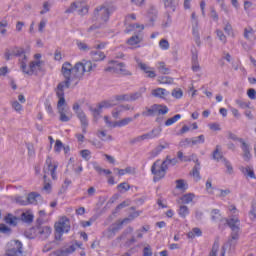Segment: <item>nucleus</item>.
Masks as SVG:
<instances>
[{
	"label": "nucleus",
	"instance_id": "f257e3e1",
	"mask_svg": "<svg viewBox=\"0 0 256 256\" xmlns=\"http://www.w3.org/2000/svg\"><path fill=\"white\" fill-rule=\"evenodd\" d=\"M97 69V64L93 63L91 60H84L83 62H78L74 65H71L69 62H65L62 65L61 73L64 77V81L58 83V85H63L64 89H69L71 87V81L76 79L75 85L83 79L85 73H93Z\"/></svg>",
	"mask_w": 256,
	"mask_h": 256
},
{
	"label": "nucleus",
	"instance_id": "f03ea898",
	"mask_svg": "<svg viewBox=\"0 0 256 256\" xmlns=\"http://www.w3.org/2000/svg\"><path fill=\"white\" fill-rule=\"evenodd\" d=\"M114 11H117V7L115 6H99L94 11V17L92 18V21H97V23L93 24L88 28V33H91V31H95L97 29H101L107 25L109 21V17H111V13Z\"/></svg>",
	"mask_w": 256,
	"mask_h": 256
},
{
	"label": "nucleus",
	"instance_id": "7ed1b4c3",
	"mask_svg": "<svg viewBox=\"0 0 256 256\" xmlns=\"http://www.w3.org/2000/svg\"><path fill=\"white\" fill-rule=\"evenodd\" d=\"M36 227L35 228H31L29 231L25 232V235L28 239H35V237H38L40 239H42V241H45L47 239H49V237L51 236V227L49 226H43V218H38L36 221ZM37 234H33V233Z\"/></svg>",
	"mask_w": 256,
	"mask_h": 256
},
{
	"label": "nucleus",
	"instance_id": "20e7f679",
	"mask_svg": "<svg viewBox=\"0 0 256 256\" xmlns=\"http://www.w3.org/2000/svg\"><path fill=\"white\" fill-rule=\"evenodd\" d=\"M172 163L175 165V162H167V161H156L151 167V172L154 175L153 181L157 183V181H161L165 177V173H167V165Z\"/></svg>",
	"mask_w": 256,
	"mask_h": 256
},
{
	"label": "nucleus",
	"instance_id": "39448f33",
	"mask_svg": "<svg viewBox=\"0 0 256 256\" xmlns=\"http://www.w3.org/2000/svg\"><path fill=\"white\" fill-rule=\"evenodd\" d=\"M54 92L56 93V97L59 99L57 102L58 113H71L69 112V106H67V102L65 101V88L63 87V84H58L54 89Z\"/></svg>",
	"mask_w": 256,
	"mask_h": 256
},
{
	"label": "nucleus",
	"instance_id": "423d86ee",
	"mask_svg": "<svg viewBox=\"0 0 256 256\" xmlns=\"http://www.w3.org/2000/svg\"><path fill=\"white\" fill-rule=\"evenodd\" d=\"M12 57H18L20 62V67L23 65V61H29V56H27V52L25 51V48L15 46L11 50H8L5 53V59L6 61L11 60Z\"/></svg>",
	"mask_w": 256,
	"mask_h": 256
},
{
	"label": "nucleus",
	"instance_id": "0eeeda50",
	"mask_svg": "<svg viewBox=\"0 0 256 256\" xmlns=\"http://www.w3.org/2000/svg\"><path fill=\"white\" fill-rule=\"evenodd\" d=\"M55 239L57 241H61V237L63 236V233H69V230L71 229V223L69 221V218L62 217L56 224H55Z\"/></svg>",
	"mask_w": 256,
	"mask_h": 256
},
{
	"label": "nucleus",
	"instance_id": "6e6552de",
	"mask_svg": "<svg viewBox=\"0 0 256 256\" xmlns=\"http://www.w3.org/2000/svg\"><path fill=\"white\" fill-rule=\"evenodd\" d=\"M72 109L76 113V117H78L81 123L82 133L85 135V133H87V127H89V119L87 118V114H85L77 102L73 104Z\"/></svg>",
	"mask_w": 256,
	"mask_h": 256
},
{
	"label": "nucleus",
	"instance_id": "1a4fd4ad",
	"mask_svg": "<svg viewBox=\"0 0 256 256\" xmlns=\"http://www.w3.org/2000/svg\"><path fill=\"white\" fill-rule=\"evenodd\" d=\"M129 221H131V219L125 218L124 220L118 221L117 223L111 225L102 233L103 237L106 239H113V237H115V235H117V233L123 229V225H125V223H129Z\"/></svg>",
	"mask_w": 256,
	"mask_h": 256
},
{
	"label": "nucleus",
	"instance_id": "9d476101",
	"mask_svg": "<svg viewBox=\"0 0 256 256\" xmlns=\"http://www.w3.org/2000/svg\"><path fill=\"white\" fill-rule=\"evenodd\" d=\"M228 139L238 141L241 144L240 147L243 151L244 159H251V146L243 138H239L236 134L228 132Z\"/></svg>",
	"mask_w": 256,
	"mask_h": 256
},
{
	"label": "nucleus",
	"instance_id": "9b49d317",
	"mask_svg": "<svg viewBox=\"0 0 256 256\" xmlns=\"http://www.w3.org/2000/svg\"><path fill=\"white\" fill-rule=\"evenodd\" d=\"M237 241H239V233H231L228 241L222 246L220 256H225L227 251V247H229V252L235 251V247H237Z\"/></svg>",
	"mask_w": 256,
	"mask_h": 256
},
{
	"label": "nucleus",
	"instance_id": "f8f14e48",
	"mask_svg": "<svg viewBox=\"0 0 256 256\" xmlns=\"http://www.w3.org/2000/svg\"><path fill=\"white\" fill-rule=\"evenodd\" d=\"M20 68L26 75H33L37 69H41V61H32L30 62L29 67H27V61H23Z\"/></svg>",
	"mask_w": 256,
	"mask_h": 256
},
{
	"label": "nucleus",
	"instance_id": "ddd939ff",
	"mask_svg": "<svg viewBox=\"0 0 256 256\" xmlns=\"http://www.w3.org/2000/svg\"><path fill=\"white\" fill-rule=\"evenodd\" d=\"M57 167H59L57 162H46L43 168V179H47V175H51L52 179L55 181V179H57Z\"/></svg>",
	"mask_w": 256,
	"mask_h": 256
},
{
	"label": "nucleus",
	"instance_id": "4468645a",
	"mask_svg": "<svg viewBox=\"0 0 256 256\" xmlns=\"http://www.w3.org/2000/svg\"><path fill=\"white\" fill-rule=\"evenodd\" d=\"M157 7L150 5L147 15L149 18V23L146 24V27H153L155 25V21L157 20L158 15Z\"/></svg>",
	"mask_w": 256,
	"mask_h": 256
},
{
	"label": "nucleus",
	"instance_id": "2eb2a0df",
	"mask_svg": "<svg viewBox=\"0 0 256 256\" xmlns=\"http://www.w3.org/2000/svg\"><path fill=\"white\" fill-rule=\"evenodd\" d=\"M71 253H75V246H68L50 253L49 256H69Z\"/></svg>",
	"mask_w": 256,
	"mask_h": 256
},
{
	"label": "nucleus",
	"instance_id": "dca6fc26",
	"mask_svg": "<svg viewBox=\"0 0 256 256\" xmlns=\"http://www.w3.org/2000/svg\"><path fill=\"white\" fill-rule=\"evenodd\" d=\"M90 57L94 63H99L100 61H105L107 58V55H105L104 52L99 51V50H92L90 51Z\"/></svg>",
	"mask_w": 256,
	"mask_h": 256
},
{
	"label": "nucleus",
	"instance_id": "f3484780",
	"mask_svg": "<svg viewBox=\"0 0 256 256\" xmlns=\"http://www.w3.org/2000/svg\"><path fill=\"white\" fill-rule=\"evenodd\" d=\"M227 225L230 227L232 233H239V225H240V221L239 218L234 217V218H230L228 220H226Z\"/></svg>",
	"mask_w": 256,
	"mask_h": 256
},
{
	"label": "nucleus",
	"instance_id": "a211bd4d",
	"mask_svg": "<svg viewBox=\"0 0 256 256\" xmlns=\"http://www.w3.org/2000/svg\"><path fill=\"white\" fill-rule=\"evenodd\" d=\"M54 151L55 153H61V151H64V154L69 155V151H71V148L69 146L63 145V142H61V140H56Z\"/></svg>",
	"mask_w": 256,
	"mask_h": 256
},
{
	"label": "nucleus",
	"instance_id": "6ab92c4d",
	"mask_svg": "<svg viewBox=\"0 0 256 256\" xmlns=\"http://www.w3.org/2000/svg\"><path fill=\"white\" fill-rule=\"evenodd\" d=\"M26 201H28V205H37V203L41 201V194L37 192H31L26 198Z\"/></svg>",
	"mask_w": 256,
	"mask_h": 256
},
{
	"label": "nucleus",
	"instance_id": "aec40b11",
	"mask_svg": "<svg viewBox=\"0 0 256 256\" xmlns=\"http://www.w3.org/2000/svg\"><path fill=\"white\" fill-rule=\"evenodd\" d=\"M199 171H201V163L197 162L196 165L193 167L192 171L190 172V175L193 176V179L196 183L198 181H201V174L199 173Z\"/></svg>",
	"mask_w": 256,
	"mask_h": 256
},
{
	"label": "nucleus",
	"instance_id": "412c9836",
	"mask_svg": "<svg viewBox=\"0 0 256 256\" xmlns=\"http://www.w3.org/2000/svg\"><path fill=\"white\" fill-rule=\"evenodd\" d=\"M151 93L153 97H157L158 99H165L169 95V92L165 88H156Z\"/></svg>",
	"mask_w": 256,
	"mask_h": 256
},
{
	"label": "nucleus",
	"instance_id": "4be33fe9",
	"mask_svg": "<svg viewBox=\"0 0 256 256\" xmlns=\"http://www.w3.org/2000/svg\"><path fill=\"white\" fill-rule=\"evenodd\" d=\"M4 221L5 223H7V225H11L12 227H17V221H19V218L17 216H14L11 213H8L4 217Z\"/></svg>",
	"mask_w": 256,
	"mask_h": 256
},
{
	"label": "nucleus",
	"instance_id": "5701e85b",
	"mask_svg": "<svg viewBox=\"0 0 256 256\" xmlns=\"http://www.w3.org/2000/svg\"><path fill=\"white\" fill-rule=\"evenodd\" d=\"M146 91V88H140L139 91L129 94L130 101H139V99H143V93Z\"/></svg>",
	"mask_w": 256,
	"mask_h": 256
},
{
	"label": "nucleus",
	"instance_id": "b1692460",
	"mask_svg": "<svg viewBox=\"0 0 256 256\" xmlns=\"http://www.w3.org/2000/svg\"><path fill=\"white\" fill-rule=\"evenodd\" d=\"M116 71H119L120 75H125V76H129L131 77V75H133V73H131V71H129L126 67H125V63L121 62L118 63L115 67Z\"/></svg>",
	"mask_w": 256,
	"mask_h": 256
},
{
	"label": "nucleus",
	"instance_id": "393cba45",
	"mask_svg": "<svg viewBox=\"0 0 256 256\" xmlns=\"http://www.w3.org/2000/svg\"><path fill=\"white\" fill-rule=\"evenodd\" d=\"M133 227L129 226L127 227L120 236L117 237V241H125V239H128L130 235H133Z\"/></svg>",
	"mask_w": 256,
	"mask_h": 256
},
{
	"label": "nucleus",
	"instance_id": "a878e982",
	"mask_svg": "<svg viewBox=\"0 0 256 256\" xmlns=\"http://www.w3.org/2000/svg\"><path fill=\"white\" fill-rule=\"evenodd\" d=\"M157 113V104L152 105L150 108L146 107L142 112L143 117H153Z\"/></svg>",
	"mask_w": 256,
	"mask_h": 256
},
{
	"label": "nucleus",
	"instance_id": "bb28decb",
	"mask_svg": "<svg viewBox=\"0 0 256 256\" xmlns=\"http://www.w3.org/2000/svg\"><path fill=\"white\" fill-rule=\"evenodd\" d=\"M241 171L245 177L255 179V171H253V168L251 166L243 167Z\"/></svg>",
	"mask_w": 256,
	"mask_h": 256
},
{
	"label": "nucleus",
	"instance_id": "cd10ccee",
	"mask_svg": "<svg viewBox=\"0 0 256 256\" xmlns=\"http://www.w3.org/2000/svg\"><path fill=\"white\" fill-rule=\"evenodd\" d=\"M34 219L33 213L26 211L21 214V221L30 224Z\"/></svg>",
	"mask_w": 256,
	"mask_h": 256
},
{
	"label": "nucleus",
	"instance_id": "c85d7f7f",
	"mask_svg": "<svg viewBox=\"0 0 256 256\" xmlns=\"http://www.w3.org/2000/svg\"><path fill=\"white\" fill-rule=\"evenodd\" d=\"M192 71H194V73L201 71L197 54H193L192 56Z\"/></svg>",
	"mask_w": 256,
	"mask_h": 256
},
{
	"label": "nucleus",
	"instance_id": "c756f323",
	"mask_svg": "<svg viewBox=\"0 0 256 256\" xmlns=\"http://www.w3.org/2000/svg\"><path fill=\"white\" fill-rule=\"evenodd\" d=\"M129 123H133V118L127 117L122 120L116 121L114 127H125L129 125Z\"/></svg>",
	"mask_w": 256,
	"mask_h": 256
},
{
	"label": "nucleus",
	"instance_id": "7c9ffc66",
	"mask_svg": "<svg viewBox=\"0 0 256 256\" xmlns=\"http://www.w3.org/2000/svg\"><path fill=\"white\" fill-rule=\"evenodd\" d=\"M187 143H192V145H200L205 143V136L204 135H200L198 137H194L191 139V141L189 139H186Z\"/></svg>",
	"mask_w": 256,
	"mask_h": 256
},
{
	"label": "nucleus",
	"instance_id": "2f4dec72",
	"mask_svg": "<svg viewBox=\"0 0 256 256\" xmlns=\"http://www.w3.org/2000/svg\"><path fill=\"white\" fill-rule=\"evenodd\" d=\"M166 9L175 11L177 9V2L175 0H162Z\"/></svg>",
	"mask_w": 256,
	"mask_h": 256
},
{
	"label": "nucleus",
	"instance_id": "473e14b6",
	"mask_svg": "<svg viewBox=\"0 0 256 256\" xmlns=\"http://www.w3.org/2000/svg\"><path fill=\"white\" fill-rule=\"evenodd\" d=\"M203 235V232L199 228H193L192 231H190L187 236L189 239H195L196 237H201Z\"/></svg>",
	"mask_w": 256,
	"mask_h": 256
},
{
	"label": "nucleus",
	"instance_id": "72a5a7b5",
	"mask_svg": "<svg viewBox=\"0 0 256 256\" xmlns=\"http://www.w3.org/2000/svg\"><path fill=\"white\" fill-rule=\"evenodd\" d=\"M135 61L138 67L141 69V71H144V73H149V71L151 70V67L147 66V64L145 63H142L139 57H135Z\"/></svg>",
	"mask_w": 256,
	"mask_h": 256
},
{
	"label": "nucleus",
	"instance_id": "f704fd0d",
	"mask_svg": "<svg viewBox=\"0 0 256 256\" xmlns=\"http://www.w3.org/2000/svg\"><path fill=\"white\" fill-rule=\"evenodd\" d=\"M211 219L212 221H223V217H221V211L219 209H213L211 211Z\"/></svg>",
	"mask_w": 256,
	"mask_h": 256
},
{
	"label": "nucleus",
	"instance_id": "c9c22d12",
	"mask_svg": "<svg viewBox=\"0 0 256 256\" xmlns=\"http://www.w3.org/2000/svg\"><path fill=\"white\" fill-rule=\"evenodd\" d=\"M218 251H219V237L215 239L212 249L209 253V256H217Z\"/></svg>",
	"mask_w": 256,
	"mask_h": 256
},
{
	"label": "nucleus",
	"instance_id": "e433bc0d",
	"mask_svg": "<svg viewBox=\"0 0 256 256\" xmlns=\"http://www.w3.org/2000/svg\"><path fill=\"white\" fill-rule=\"evenodd\" d=\"M158 82L162 83L164 85H172L173 83V78L169 76H159L158 77Z\"/></svg>",
	"mask_w": 256,
	"mask_h": 256
},
{
	"label": "nucleus",
	"instance_id": "4c0bfd02",
	"mask_svg": "<svg viewBox=\"0 0 256 256\" xmlns=\"http://www.w3.org/2000/svg\"><path fill=\"white\" fill-rule=\"evenodd\" d=\"M180 199H181L182 203L187 205V204L191 203L193 201V199H195V195L189 193V194L183 195Z\"/></svg>",
	"mask_w": 256,
	"mask_h": 256
},
{
	"label": "nucleus",
	"instance_id": "58836bf2",
	"mask_svg": "<svg viewBox=\"0 0 256 256\" xmlns=\"http://www.w3.org/2000/svg\"><path fill=\"white\" fill-rule=\"evenodd\" d=\"M158 71L159 73H162V75H169V68H167V65H165V62L158 63Z\"/></svg>",
	"mask_w": 256,
	"mask_h": 256
},
{
	"label": "nucleus",
	"instance_id": "ea45409f",
	"mask_svg": "<svg viewBox=\"0 0 256 256\" xmlns=\"http://www.w3.org/2000/svg\"><path fill=\"white\" fill-rule=\"evenodd\" d=\"M176 189H179L180 191H187V184L184 179L176 180Z\"/></svg>",
	"mask_w": 256,
	"mask_h": 256
},
{
	"label": "nucleus",
	"instance_id": "a19ab883",
	"mask_svg": "<svg viewBox=\"0 0 256 256\" xmlns=\"http://www.w3.org/2000/svg\"><path fill=\"white\" fill-rule=\"evenodd\" d=\"M179 119H181V114H176L172 118H169L165 122L166 127H170V125H173L174 123H177V121H179Z\"/></svg>",
	"mask_w": 256,
	"mask_h": 256
},
{
	"label": "nucleus",
	"instance_id": "79ce46f5",
	"mask_svg": "<svg viewBox=\"0 0 256 256\" xmlns=\"http://www.w3.org/2000/svg\"><path fill=\"white\" fill-rule=\"evenodd\" d=\"M213 159H215L216 161L223 159V154H221V146H216V149L214 150L213 153Z\"/></svg>",
	"mask_w": 256,
	"mask_h": 256
},
{
	"label": "nucleus",
	"instance_id": "37998d69",
	"mask_svg": "<svg viewBox=\"0 0 256 256\" xmlns=\"http://www.w3.org/2000/svg\"><path fill=\"white\" fill-rule=\"evenodd\" d=\"M98 137L102 139V141H111V139H113L111 135H107L105 130H98Z\"/></svg>",
	"mask_w": 256,
	"mask_h": 256
},
{
	"label": "nucleus",
	"instance_id": "c03bdc74",
	"mask_svg": "<svg viewBox=\"0 0 256 256\" xmlns=\"http://www.w3.org/2000/svg\"><path fill=\"white\" fill-rule=\"evenodd\" d=\"M193 36H194L196 45H198L199 47L201 45V37L199 36V29L197 28V25L193 27Z\"/></svg>",
	"mask_w": 256,
	"mask_h": 256
},
{
	"label": "nucleus",
	"instance_id": "a18cd8bd",
	"mask_svg": "<svg viewBox=\"0 0 256 256\" xmlns=\"http://www.w3.org/2000/svg\"><path fill=\"white\" fill-rule=\"evenodd\" d=\"M80 7H81V2H74L71 4V6L68 9H66L65 13H74Z\"/></svg>",
	"mask_w": 256,
	"mask_h": 256
},
{
	"label": "nucleus",
	"instance_id": "49530a36",
	"mask_svg": "<svg viewBox=\"0 0 256 256\" xmlns=\"http://www.w3.org/2000/svg\"><path fill=\"white\" fill-rule=\"evenodd\" d=\"M11 105L12 109H14L16 113H21V111H23V105H21V103H19L17 100L13 101Z\"/></svg>",
	"mask_w": 256,
	"mask_h": 256
},
{
	"label": "nucleus",
	"instance_id": "de8ad7c7",
	"mask_svg": "<svg viewBox=\"0 0 256 256\" xmlns=\"http://www.w3.org/2000/svg\"><path fill=\"white\" fill-rule=\"evenodd\" d=\"M95 170L97 171V173H99V175H106L107 177H109L112 173L111 170L103 169L99 166H95Z\"/></svg>",
	"mask_w": 256,
	"mask_h": 256
},
{
	"label": "nucleus",
	"instance_id": "09e8293b",
	"mask_svg": "<svg viewBox=\"0 0 256 256\" xmlns=\"http://www.w3.org/2000/svg\"><path fill=\"white\" fill-rule=\"evenodd\" d=\"M179 215L180 217H187V215H189V207L182 205L179 208Z\"/></svg>",
	"mask_w": 256,
	"mask_h": 256
},
{
	"label": "nucleus",
	"instance_id": "8fccbe9b",
	"mask_svg": "<svg viewBox=\"0 0 256 256\" xmlns=\"http://www.w3.org/2000/svg\"><path fill=\"white\" fill-rule=\"evenodd\" d=\"M249 218L251 219V221H255L256 219V201L252 203V207L249 212Z\"/></svg>",
	"mask_w": 256,
	"mask_h": 256
},
{
	"label": "nucleus",
	"instance_id": "3c124183",
	"mask_svg": "<svg viewBox=\"0 0 256 256\" xmlns=\"http://www.w3.org/2000/svg\"><path fill=\"white\" fill-rule=\"evenodd\" d=\"M159 47L163 51H167L170 47L169 41L167 39H161L160 42H159Z\"/></svg>",
	"mask_w": 256,
	"mask_h": 256
},
{
	"label": "nucleus",
	"instance_id": "603ef678",
	"mask_svg": "<svg viewBox=\"0 0 256 256\" xmlns=\"http://www.w3.org/2000/svg\"><path fill=\"white\" fill-rule=\"evenodd\" d=\"M156 113H158V115H167V113H169V108H167V106L157 105Z\"/></svg>",
	"mask_w": 256,
	"mask_h": 256
},
{
	"label": "nucleus",
	"instance_id": "864d4df0",
	"mask_svg": "<svg viewBox=\"0 0 256 256\" xmlns=\"http://www.w3.org/2000/svg\"><path fill=\"white\" fill-rule=\"evenodd\" d=\"M121 113H123V107L120 105L112 111V117H114V119H119V115H121Z\"/></svg>",
	"mask_w": 256,
	"mask_h": 256
},
{
	"label": "nucleus",
	"instance_id": "5fc2aeb1",
	"mask_svg": "<svg viewBox=\"0 0 256 256\" xmlns=\"http://www.w3.org/2000/svg\"><path fill=\"white\" fill-rule=\"evenodd\" d=\"M78 49H80V51H91V47H89V45H87L85 42H78L77 43Z\"/></svg>",
	"mask_w": 256,
	"mask_h": 256
},
{
	"label": "nucleus",
	"instance_id": "6e6d98bb",
	"mask_svg": "<svg viewBox=\"0 0 256 256\" xmlns=\"http://www.w3.org/2000/svg\"><path fill=\"white\" fill-rule=\"evenodd\" d=\"M128 45H137L138 43H141V38L139 36H132L127 41Z\"/></svg>",
	"mask_w": 256,
	"mask_h": 256
},
{
	"label": "nucleus",
	"instance_id": "4d7b16f0",
	"mask_svg": "<svg viewBox=\"0 0 256 256\" xmlns=\"http://www.w3.org/2000/svg\"><path fill=\"white\" fill-rule=\"evenodd\" d=\"M60 121H62V123H68V121H71V113H68V114H63V113H60Z\"/></svg>",
	"mask_w": 256,
	"mask_h": 256
},
{
	"label": "nucleus",
	"instance_id": "13d9d810",
	"mask_svg": "<svg viewBox=\"0 0 256 256\" xmlns=\"http://www.w3.org/2000/svg\"><path fill=\"white\" fill-rule=\"evenodd\" d=\"M161 131H163L161 127L154 128L150 131V135H152V138L155 139L156 137H159V135H161Z\"/></svg>",
	"mask_w": 256,
	"mask_h": 256
},
{
	"label": "nucleus",
	"instance_id": "bf43d9fd",
	"mask_svg": "<svg viewBox=\"0 0 256 256\" xmlns=\"http://www.w3.org/2000/svg\"><path fill=\"white\" fill-rule=\"evenodd\" d=\"M172 97H174L175 99H181V97H183V90L181 89L172 90Z\"/></svg>",
	"mask_w": 256,
	"mask_h": 256
},
{
	"label": "nucleus",
	"instance_id": "052dcab7",
	"mask_svg": "<svg viewBox=\"0 0 256 256\" xmlns=\"http://www.w3.org/2000/svg\"><path fill=\"white\" fill-rule=\"evenodd\" d=\"M143 141H145V138H144V136L142 134L140 136H137V137L131 139L130 140V144L131 145H135L136 143H143Z\"/></svg>",
	"mask_w": 256,
	"mask_h": 256
},
{
	"label": "nucleus",
	"instance_id": "680f3d73",
	"mask_svg": "<svg viewBox=\"0 0 256 256\" xmlns=\"http://www.w3.org/2000/svg\"><path fill=\"white\" fill-rule=\"evenodd\" d=\"M116 101H130L129 94H120L114 97Z\"/></svg>",
	"mask_w": 256,
	"mask_h": 256
},
{
	"label": "nucleus",
	"instance_id": "e2e57ef3",
	"mask_svg": "<svg viewBox=\"0 0 256 256\" xmlns=\"http://www.w3.org/2000/svg\"><path fill=\"white\" fill-rule=\"evenodd\" d=\"M0 233H4L5 235H9V234H11V229L9 228V226H7L5 224H0Z\"/></svg>",
	"mask_w": 256,
	"mask_h": 256
},
{
	"label": "nucleus",
	"instance_id": "0e129e2a",
	"mask_svg": "<svg viewBox=\"0 0 256 256\" xmlns=\"http://www.w3.org/2000/svg\"><path fill=\"white\" fill-rule=\"evenodd\" d=\"M87 13H89V6H83V3H81V7L78 8V14L87 15Z\"/></svg>",
	"mask_w": 256,
	"mask_h": 256
},
{
	"label": "nucleus",
	"instance_id": "69168bd1",
	"mask_svg": "<svg viewBox=\"0 0 256 256\" xmlns=\"http://www.w3.org/2000/svg\"><path fill=\"white\" fill-rule=\"evenodd\" d=\"M118 189L119 191H129V189H131V186L127 182H124L118 185Z\"/></svg>",
	"mask_w": 256,
	"mask_h": 256
},
{
	"label": "nucleus",
	"instance_id": "338daca9",
	"mask_svg": "<svg viewBox=\"0 0 256 256\" xmlns=\"http://www.w3.org/2000/svg\"><path fill=\"white\" fill-rule=\"evenodd\" d=\"M143 256H153V251L151 250V246L147 245L143 249Z\"/></svg>",
	"mask_w": 256,
	"mask_h": 256
},
{
	"label": "nucleus",
	"instance_id": "774afa93",
	"mask_svg": "<svg viewBox=\"0 0 256 256\" xmlns=\"http://www.w3.org/2000/svg\"><path fill=\"white\" fill-rule=\"evenodd\" d=\"M247 95L249 99L255 100L256 99V91L253 88L248 89Z\"/></svg>",
	"mask_w": 256,
	"mask_h": 256
}]
</instances>
